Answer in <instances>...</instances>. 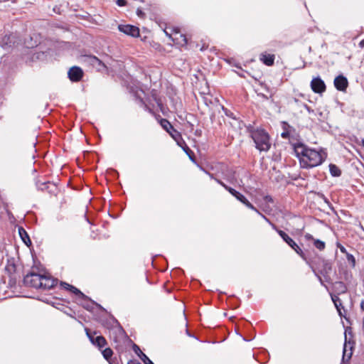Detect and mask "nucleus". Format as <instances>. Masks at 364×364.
Returning <instances> with one entry per match:
<instances>
[{"label":"nucleus","mask_w":364,"mask_h":364,"mask_svg":"<svg viewBox=\"0 0 364 364\" xmlns=\"http://www.w3.org/2000/svg\"><path fill=\"white\" fill-rule=\"evenodd\" d=\"M360 309L364 311V300L360 302Z\"/></svg>","instance_id":"37998d69"},{"label":"nucleus","mask_w":364,"mask_h":364,"mask_svg":"<svg viewBox=\"0 0 364 364\" xmlns=\"http://www.w3.org/2000/svg\"><path fill=\"white\" fill-rule=\"evenodd\" d=\"M36 188L40 191L48 190V192H53V189L50 188H56L55 186L53 183H51L50 181H41L37 180L36 181Z\"/></svg>","instance_id":"ddd939ff"},{"label":"nucleus","mask_w":364,"mask_h":364,"mask_svg":"<svg viewBox=\"0 0 364 364\" xmlns=\"http://www.w3.org/2000/svg\"><path fill=\"white\" fill-rule=\"evenodd\" d=\"M186 333L187 335H188L189 336H191V334L189 333L188 331L186 329Z\"/></svg>","instance_id":"864d4df0"},{"label":"nucleus","mask_w":364,"mask_h":364,"mask_svg":"<svg viewBox=\"0 0 364 364\" xmlns=\"http://www.w3.org/2000/svg\"><path fill=\"white\" fill-rule=\"evenodd\" d=\"M145 107L146 109H149L150 111V109L147 107V105H145Z\"/></svg>","instance_id":"5fc2aeb1"},{"label":"nucleus","mask_w":364,"mask_h":364,"mask_svg":"<svg viewBox=\"0 0 364 364\" xmlns=\"http://www.w3.org/2000/svg\"><path fill=\"white\" fill-rule=\"evenodd\" d=\"M310 85L313 92L317 94L323 93L326 89L325 82L320 77H314Z\"/></svg>","instance_id":"6e6552de"},{"label":"nucleus","mask_w":364,"mask_h":364,"mask_svg":"<svg viewBox=\"0 0 364 364\" xmlns=\"http://www.w3.org/2000/svg\"><path fill=\"white\" fill-rule=\"evenodd\" d=\"M293 149L303 168H311L321 165L326 159V153L323 150L311 149L303 143L294 144Z\"/></svg>","instance_id":"f257e3e1"},{"label":"nucleus","mask_w":364,"mask_h":364,"mask_svg":"<svg viewBox=\"0 0 364 364\" xmlns=\"http://www.w3.org/2000/svg\"><path fill=\"white\" fill-rule=\"evenodd\" d=\"M331 299L338 312V314L340 316H344L343 311H341V309H343L344 313L346 312L343 306H342L341 300L340 298L336 295H331Z\"/></svg>","instance_id":"f3484780"},{"label":"nucleus","mask_w":364,"mask_h":364,"mask_svg":"<svg viewBox=\"0 0 364 364\" xmlns=\"http://www.w3.org/2000/svg\"><path fill=\"white\" fill-rule=\"evenodd\" d=\"M183 149L188 156L189 159L191 161H194L193 152L189 149V147L186 144H185L184 147H183Z\"/></svg>","instance_id":"a878e982"},{"label":"nucleus","mask_w":364,"mask_h":364,"mask_svg":"<svg viewBox=\"0 0 364 364\" xmlns=\"http://www.w3.org/2000/svg\"><path fill=\"white\" fill-rule=\"evenodd\" d=\"M68 75L70 81L77 82L82 78L83 71L80 67L73 66L68 70Z\"/></svg>","instance_id":"9b49d317"},{"label":"nucleus","mask_w":364,"mask_h":364,"mask_svg":"<svg viewBox=\"0 0 364 364\" xmlns=\"http://www.w3.org/2000/svg\"><path fill=\"white\" fill-rule=\"evenodd\" d=\"M102 355L104 358L107 360L112 358V356L113 355V351L110 348H107L102 351Z\"/></svg>","instance_id":"5701e85b"},{"label":"nucleus","mask_w":364,"mask_h":364,"mask_svg":"<svg viewBox=\"0 0 364 364\" xmlns=\"http://www.w3.org/2000/svg\"><path fill=\"white\" fill-rule=\"evenodd\" d=\"M208 175L210 176V178H212V179H214V178H214V176H213V175L212 173H208Z\"/></svg>","instance_id":"09e8293b"},{"label":"nucleus","mask_w":364,"mask_h":364,"mask_svg":"<svg viewBox=\"0 0 364 364\" xmlns=\"http://www.w3.org/2000/svg\"><path fill=\"white\" fill-rule=\"evenodd\" d=\"M335 288L340 290L341 292L344 293L346 291V287L343 282H338L335 283Z\"/></svg>","instance_id":"393cba45"},{"label":"nucleus","mask_w":364,"mask_h":364,"mask_svg":"<svg viewBox=\"0 0 364 364\" xmlns=\"http://www.w3.org/2000/svg\"><path fill=\"white\" fill-rule=\"evenodd\" d=\"M128 364H141L138 360H131L128 362Z\"/></svg>","instance_id":"a19ab883"},{"label":"nucleus","mask_w":364,"mask_h":364,"mask_svg":"<svg viewBox=\"0 0 364 364\" xmlns=\"http://www.w3.org/2000/svg\"><path fill=\"white\" fill-rule=\"evenodd\" d=\"M346 255L347 261L350 264V265L353 267H354L355 266V259L354 256L348 252Z\"/></svg>","instance_id":"bb28decb"},{"label":"nucleus","mask_w":364,"mask_h":364,"mask_svg":"<svg viewBox=\"0 0 364 364\" xmlns=\"http://www.w3.org/2000/svg\"><path fill=\"white\" fill-rule=\"evenodd\" d=\"M359 46L360 48H363L364 47V39L362 40L360 43H359Z\"/></svg>","instance_id":"a18cd8bd"},{"label":"nucleus","mask_w":364,"mask_h":364,"mask_svg":"<svg viewBox=\"0 0 364 364\" xmlns=\"http://www.w3.org/2000/svg\"><path fill=\"white\" fill-rule=\"evenodd\" d=\"M60 285H67L68 287H70L68 291L75 294L76 296H78L79 299H81L85 301H88V299H89L88 297L87 296H85L82 292L80 291V290H79L75 287H74L71 284H69L66 282H61Z\"/></svg>","instance_id":"dca6fc26"},{"label":"nucleus","mask_w":364,"mask_h":364,"mask_svg":"<svg viewBox=\"0 0 364 364\" xmlns=\"http://www.w3.org/2000/svg\"><path fill=\"white\" fill-rule=\"evenodd\" d=\"M228 181H230L232 183H233L234 182L236 181V178H235V177L234 176V173H232L230 176H229L228 177Z\"/></svg>","instance_id":"473e14b6"},{"label":"nucleus","mask_w":364,"mask_h":364,"mask_svg":"<svg viewBox=\"0 0 364 364\" xmlns=\"http://www.w3.org/2000/svg\"><path fill=\"white\" fill-rule=\"evenodd\" d=\"M23 284L30 287L41 289H50L57 284V279H53L48 273L36 272L33 269L23 278Z\"/></svg>","instance_id":"f03ea898"},{"label":"nucleus","mask_w":364,"mask_h":364,"mask_svg":"<svg viewBox=\"0 0 364 364\" xmlns=\"http://www.w3.org/2000/svg\"><path fill=\"white\" fill-rule=\"evenodd\" d=\"M275 56L274 54L262 53L259 55V60L266 65L272 66L274 65Z\"/></svg>","instance_id":"4468645a"},{"label":"nucleus","mask_w":364,"mask_h":364,"mask_svg":"<svg viewBox=\"0 0 364 364\" xmlns=\"http://www.w3.org/2000/svg\"><path fill=\"white\" fill-rule=\"evenodd\" d=\"M314 245L319 250H323L326 247L325 242L318 239L314 240Z\"/></svg>","instance_id":"b1692460"},{"label":"nucleus","mask_w":364,"mask_h":364,"mask_svg":"<svg viewBox=\"0 0 364 364\" xmlns=\"http://www.w3.org/2000/svg\"><path fill=\"white\" fill-rule=\"evenodd\" d=\"M256 148L260 151H267L271 146L269 134L264 129H257L252 133Z\"/></svg>","instance_id":"20e7f679"},{"label":"nucleus","mask_w":364,"mask_h":364,"mask_svg":"<svg viewBox=\"0 0 364 364\" xmlns=\"http://www.w3.org/2000/svg\"><path fill=\"white\" fill-rule=\"evenodd\" d=\"M277 233L299 256L306 259L305 255L300 247L284 231L277 230Z\"/></svg>","instance_id":"39448f33"},{"label":"nucleus","mask_w":364,"mask_h":364,"mask_svg":"<svg viewBox=\"0 0 364 364\" xmlns=\"http://www.w3.org/2000/svg\"><path fill=\"white\" fill-rule=\"evenodd\" d=\"M161 127L167 132H170L171 130H173L172 124L166 119H162L160 122Z\"/></svg>","instance_id":"412c9836"},{"label":"nucleus","mask_w":364,"mask_h":364,"mask_svg":"<svg viewBox=\"0 0 364 364\" xmlns=\"http://www.w3.org/2000/svg\"><path fill=\"white\" fill-rule=\"evenodd\" d=\"M165 33H166V36H168L170 38H171V40H172L173 42H175V41L176 40V38H172V37H171V35H169V34H168L166 31H165Z\"/></svg>","instance_id":"79ce46f5"},{"label":"nucleus","mask_w":364,"mask_h":364,"mask_svg":"<svg viewBox=\"0 0 364 364\" xmlns=\"http://www.w3.org/2000/svg\"><path fill=\"white\" fill-rule=\"evenodd\" d=\"M329 171L331 175L333 177H338L341 175V171L340 168L333 164H330L329 165Z\"/></svg>","instance_id":"6ab92c4d"},{"label":"nucleus","mask_w":364,"mask_h":364,"mask_svg":"<svg viewBox=\"0 0 364 364\" xmlns=\"http://www.w3.org/2000/svg\"><path fill=\"white\" fill-rule=\"evenodd\" d=\"M92 344L97 346L99 348H102L107 344V341L103 336H98L95 337V341Z\"/></svg>","instance_id":"aec40b11"},{"label":"nucleus","mask_w":364,"mask_h":364,"mask_svg":"<svg viewBox=\"0 0 364 364\" xmlns=\"http://www.w3.org/2000/svg\"><path fill=\"white\" fill-rule=\"evenodd\" d=\"M6 38L9 39V37L5 36V37L3 38V41H5Z\"/></svg>","instance_id":"3c124183"},{"label":"nucleus","mask_w":364,"mask_h":364,"mask_svg":"<svg viewBox=\"0 0 364 364\" xmlns=\"http://www.w3.org/2000/svg\"><path fill=\"white\" fill-rule=\"evenodd\" d=\"M361 145L364 147V139H363L361 141Z\"/></svg>","instance_id":"8fccbe9b"},{"label":"nucleus","mask_w":364,"mask_h":364,"mask_svg":"<svg viewBox=\"0 0 364 364\" xmlns=\"http://www.w3.org/2000/svg\"><path fill=\"white\" fill-rule=\"evenodd\" d=\"M127 4V1L125 0H117V4L119 6H124Z\"/></svg>","instance_id":"f704fd0d"},{"label":"nucleus","mask_w":364,"mask_h":364,"mask_svg":"<svg viewBox=\"0 0 364 364\" xmlns=\"http://www.w3.org/2000/svg\"><path fill=\"white\" fill-rule=\"evenodd\" d=\"M333 83L335 87L339 91H346L348 85L347 78L342 75L337 76Z\"/></svg>","instance_id":"f8f14e48"},{"label":"nucleus","mask_w":364,"mask_h":364,"mask_svg":"<svg viewBox=\"0 0 364 364\" xmlns=\"http://www.w3.org/2000/svg\"><path fill=\"white\" fill-rule=\"evenodd\" d=\"M136 14L139 17H143L144 16V13L140 9L136 10Z\"/></svg>","instance_id":"4c0bfd02"},{"label":"nucleus","mask_w":364,"mask_h":364,"mask_svg":"<svg viewBox=\"0 0 364 364\" xmlns=\"http://www.w3.org/2000/svg\"><path fill=\"white\" fill-rule=\"evenodd\" d=\"M180 37L182 38L183 44L187 43V39L185 36L180 34ZM182 44V43H181Z\"/></svg>","instance_id":"ea45409f"},{"label":"nucleus","mask_w":364,"mask_h":364,"mask_svg":"<svg viewBox=\"0 0 364 364\" xmlns=\"http://www.w3.org/2000/svg\"><path fill=\"white\" fill-rule=\"evenodd\" d=\"M264 200L266 202H267V203H273V201H274V200H273L272 197L271 196H269V195L265 196L264 197Z\"/></svg>","instance_id":"72a5a7b5"},{"label":"nucleus","mask_w":364,"mask_h":364,"mask_svg":"<svg viewBox=\"0 0 364 364\" xmlns=\"http://www.w3.org/2000/svg\"><path fill=\"white\" fill-rule=\"evenodd\" d=\"M168 133L176 141L178 140V139L181 138L180 133L178 131H176L174 128L173 130H171L170 132Z\"/></svg>","instance_id":"cd10ccee"},{"label":"nucleus","mask_w":364,"mask_h":364,"mask_svg":"<svg viewBox=\"0 0 364 364\" xmlns=\"http://www.w3.org/2000/svg\"><path fill=\"white\" fill-rule=\"evenodd\" d=\"M83 306H84V308H85L87 310H90V309L91 307L90 305L88 304H83Z\"/></svg>","instance_id":"c03bdc74"},{"label":"nucleus","mask_w":364,"mask_h":364,"mask_svg":"<svg viewBox=\"0 0 364 364\" xmlns=\"http://www.w3.org/2000/svg\"><path fill=\"white\" fill-rule=\"evenodd\" d=\"M214 180L218 183H219L220 185H221L223 187L225 188V190H227L228 191V188H232L230 186H228L226 184H225L222 181L218 179V178H214Z\"/></svg>","instance_id":"7c9ffc66"},{"label":"nucleus","mask_w":364,"mask_h":364,"mask_svg":"<svg viewBox=\"0 0 364 364\" xmlns=\"http://www.w3.org/2000/svg\"><path fill=\"white\" fill-rule=\"evenodd\" d=\"M337 247L339 248L340 251L342 253L346 254V255L348 253L346 247L344 246H343L341 244L337 243Z\"/></svg>","instance_id":"2f4dec72"},{"label":"nucleus","mask_w":364,"mask_h":364,"mask_svg":"<svg viewBox=\"0 0 364 364\" xmlns=\"http://www.w3.org/2000/svg\"><path fill=\"white\" fill-rule=\"evenodd\" d=\"M133 350L140 358L144 364H154L153 362L141 350L140 348L135 343L132 346Z\"/></svg>","instance_id":"2eb2a0df"},{"label":"nucleus","mask_w":364,"mask_h":364,"mask_svg":"<svg viewBox=\"0 0 364 364\" xmlns=\"http://www.w3.org/2000/svg\"><path fill=\"white\" fill-rule=\"evenodd\" d=\"M228 192L235 197L239 201H240L242 204H244L248 208L254 210L256 213H259V210L246 198V197L237 191L234 188H228Z\"/></svg>","instance_id":"423d86ee"},{"label":"nucleus","mask_w":364,"mask_h":364,"mask_svg":"<svg viewBox=\"0 0 364 364\" xmlns=\"http://www.w3.org/2000/svg\"><path fill=\"white\" fill-rule=\"evenodd\" d=\"M60 286L67 290H69V289H70V287H68L67 285H60Z\"/></svg>","instance_id":"49530a36"},{"label":"nucleus","mask_w":364,"mask_h":364,"mask_svg":"<svg viewBox=\"0 0 364 364\" xmlns=\"http://www.w3.org/2000/svg\"><path fill=\"white\" fill-rule=\"evenodd\" d=\"M223 109L224 110L225 114L228 116L229 114H228V109L226 108H224L223 107Z\"/></svg>","instance_id":"de8ad7c7"},{"label":"nucleus","mask_w":364,"mask_h":364,"mask_svg":"<svg viewBox=\"0 0 364 364\" xmlns=\"http://www.w3.org/2000/svg\"><path fill=\"white\" fill-rule=\"evenodd\" d=\"M346 332H345V343L343 346V362H348L350 360V359L352 357L353 355V345L354 342H350V341H347V336Z\"/></svg>","instance_id":"1a4fd4ad"},{"label":"nucleus","mask_w":364,"mask_h":364,"mask_svg":"<svg viewBox=\"0 0 364 364\" xmlns=\"http://www.w3.org/2000/svg\"><path fill=\"white\" fill-rule=\"evenodd\" d=\"M109 364H119L118 360L117 358H111L107 360Z\"/></svg>","instance_id":"c9c22d12"},{"label":"nucleus","mask_w":364,"mask_h":364,"mask_svg":"<svg viewBox=\"0 0 364 364\" xmlns=\"http://www.w3.org/2000/svg\"><path fill=\"white\" fill-rule=\"evenodd\" d=\"M84 61L92 65L97 71H102L105 68V65L96 56L94 55H85Z\"/></svg>","instance_id":"0eeeda50"},{"label":"nucleus","mask_w":364,"mask_h":364,"mask_svg":"<svg viewBox=\"0 0 364 364\" xmlns=\"http://www.w3.org/2000/svg\"><path fill=\"white\" fill-rule=\"evenodd\" d=\"M106 326L109 329V336L114 342L119 343L126 338L124 330L114 317L109 318V321L106 323Z\"/></svg>","instance_id":"7ed1b4c3"},{"label":"nucleus","mask_w":364,"mask_h":364,"mask_svg":"<svg viewBox=\"0 0 364 364\" xmlns=\"http://www.w3.org/2000/svg\"><path fill=\"white\" fill-rule=\"evenodd\" d=\"M304 107L306 109V111L309 112V113H311L313 112L314 111L311 109V107L309 106H308L307 105L304 104Z\"/></svg>","instance_id":"58836bf2"},{"label":"nucleus","mask_w":364,"mask_h":364,"mask_svg":"<svg viewBox=\"0 0 364 364\" xmlns=\"http://www.w3.org/2000/svg\"><path fill=\"white\" fill-rule=\"evenodd\" d=\"M318 279H319V281L321 282V283L323 284L321 278L320 277H318Z\"/></svg>","instance_id":"603ef678"},{"label":"nucleus","mask_w":364,"mask_h":364,"mask_svg":"<svg viewBox=\"0 0 364 364\" xmlns=\"http://www.w3.org/2000/svg\"><path fill=\"white\" fill-rule=\"evenodd\" d=\"M304 237H305V239H306V240H314V237H313V236H312L311 234H309V233H306V234L304 235Z\"/></svg>","instance_id":"e433bc0d"},{"label":"nucleus","mask_w":364,"mask_h":364,"mask_svg":"<svg viewBox=\"0 0 364 364\" xmlns=\"http://www.w3.org/2000/svg\"><path fill=\"white\" fill-rule=\"evenodd\" d=\"M18 232L22 240L27 246L31 245V241L29 238V236L27 234L26 231L23 228H19Z\"/></svg>","instance_id":"a211bd4d"},{"label":"nucleus","mask_w":364,"mask_h":364,"mask_svg":"<svg viewBox=\"0 0 364 364\" xmlns=\"http://www.w3.org/2000/svg\"><path fill=\"white\" fill-rule=\"evenodd\" d=\"M118 29L119 31L124 33L126 35L130 36L132 37H138L139 36V29L138 27L130 25H119Z\"/></svg>","instance_id":"9d476101"},{"label":"nucleus","mask_w":364,"mask_h":364,"mask_svg":"<svg viewBox=\"0 0 364 364\" xmlns=\"http://www.w3.org/2000/svg\"><path fill=\"white\" fill-rule=\"evenodd\" d=\"M257 213V214H259V215L262 218H264V220L265 221H267L268 223H269V224L272 225V228H273L274 230H275L276 231H277V230H278V229H277V228L276 227V225H275L274 224H273V223L269 220V218H267L264 215H263V214H262V213H260L259 211V213Z\"/></svg>","instance_id":"c85d7f7f"},{"label":"nucleus","mask_w":364,"mask_h":364,"mask_svg":"<svg viewBox=\"0 0 364 364\" xmlns=\"http://www.w3.org/2000/svg\"><path fill=\"white\" fill-rule=\"evenodd\" d=\"M290 128V126L287 123V122H283V129H284V132H282L281 134V136L283 138V139H288L289 137V132L288 130V129Z\"/></svg>","instance_id":"4be33fe9"},{"label":"nucleus","mask_w":364,"mask_h":364,"mask_svg":"<svg viewBox=\"0 0 364 364\" xmlns=\"http://www.w3.org/2000/svg\"><path fill=\"white\" fill-rule=\"evenodd\" d=\"M85 331H86V334H87V337L89 338V339H90V342H91L92 343H94V341H95V337H94V336H93L90 332V331H89L87 328H85Z\"/></svg>","instance_id":"c756f323"}]
</instances>
